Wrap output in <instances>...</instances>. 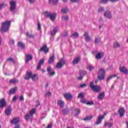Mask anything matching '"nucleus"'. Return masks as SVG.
<instances>
[{"mask_svg": "<svg viewBox=\"0 0 128 128\" xmlns=\"http://www.w3.org/2000/svg\"><path fill=\"white\" fill-rule=\"evenodd\" d=\"M16 90H18V88L17 87H15L12 89H11L10 90V94H15L16 93Z\"/></svg>", "mask_w": 128, "mask_h": 128, "instance_id": "nucleus-25", "label": "nucleus"}, {"mask_svg": "<svg viewBox=\"0 0 128 128\" xmlns=\"http://www.w3.org/2000/svg\"><path fill=\"white\" fill-rule=\"evenodd\" d=\"M56 34V32H51L50 33V36H54Z\"/></svg>", "mask_w": 128, "mask_h": 128, "instance_id": "nucleus-64", "label": "nucleus"}, {"mask_svg": "<svg viewBox=\"0 0 128 128\" xmlns=\"http://www.w3.org/2000/svg\"><path fill=\"white\" fill-rule=\"evenodd\" d=\"M55 74L54 71H52V72H49L48 74H50V76H54Z\"/></svg>", "mask_w": 128, "mask_h": 128, "instance_id": "nucleus-53", "label": "nucleus"}, {"mask_svg": "<svg viewBox=\"0 0 128 128\" xmlns=\"http://www.w3.org/2000/svg\"><path fill=\"white\" fill-rule=\"evenodd\" d=\"M31 78L32 80H38V74H32V77Z\"/></svg>", "mask_w": 128, "mask_h": 128, "instance_id": "nucleus-27", "label": "nucleus"}, {"mask_svg": "<svg viewBox=\"0 0 128 128\" xmlns=\"http://www.w3.org/2000/svg\"><path fill=\"white\" fill-rule=\"evenodd\" d=\"M16 2L15 1H11L10 2V10L11 12H14L16 10Z\"/></svg>", "mask_w": 128, "mask_h": 128, "instance_id": "nucleus-9", "label": "nucleus"}, {"mask_svg": "<svg viewBox=\"0 0 128 128\" xmlns=\"http://www.w3.org/2000/svg\"><path fill=\"white\" fill-rule=\"evenodd\" d=\"M92 118V116H90L84 118V120H90Z\"/></svg>", "mask_w": 128, "mask_h": 128, "instance_id": "nucleus-33", "label": "nucleus"}, {"mask_svg": "<svg viewBox=\"0 0 128 128\" xmlns=\"http://www.w3.org/2000/svg\"><path fill=\"white\" fill-rule=\"evenodd\" d=\"M54 54H53L52 56L50 58L48 62L50 64H52V62H54Z\"/></svg>", "mask_w": 128, "mask_h": 128, "instance_id": "nucleus-21", "label": "nucleus"}, {"mask_svg": "<svg viewBox=\"0 0 128 128\" xmlns=\"http://www.w3.org/2000/svg\"><path fill=\"white\" fill-rule=\"evenodd\" d=\"M64 96L66 98V100H70L72 98V95L70 93H66L64 94Z\"/></svg>", "mask_w": 128, "mask_h": 128, "instance_id": "nucleus-12", "label": "nucleus"}, {"mask_svg": "<svg viewBox=\"0 0 128 128\" xmlns=\"http://www.w3.org/2000/svg\"><path fill=\"white\" fill-rule=\"evenodd\" d=\"M86 86H87L86 84H84L80 85L79 88H86Z\"/></svg>", "mask_w": 128, "mask_h": 128, "instance_id": "nucleus-43", "label": "nucleus"}, {"mask_svg": "<svg viewBox=\"0 0 128 128\" xmlns=\"http://www.w3.org/2000/svg\"><path fill=\"white\" fill-rule=\"evenodd\" d=\"M82 78H83L82 76H80L79 77H78V80H82Z\"/></svg>", "mask_w": 128, "mask_h": 128, "instance_id": "nucleus-60", "label": "nucleus"}, {"mask_svg": "<svg viewBox=\"0 0 128 128\" xmlns=\"http://www.w3.org/2000/svg\"><path fill=\"white\" fill-rule=\"evenodd\" d=\"M84 36L86 42H90V36H88V34L85 33L84 34Z\"/></svg>", "mask_w": 128, "mask_h": 128, "instance_id": "nucleus-22", "label": "nucleus"}, {"mask_svg": "<svg viewBox=\"0 0 128 128\" xmlns=\"http://www.w3.org/2000/svg\"><path fill=\"white\" fill-rule=\"evenodd\" d=\"M78 98H84V93L83 92L80 93L78 96Z\"/></svg>", "mask_w": 128, "mask_h": 128, "instance_id": "nucleus-30", "label": "nucleus"}, {"mask_svg": "<svg viewBox=\"0 0 128 128\" xmlns=\"http://www.w3.org/2000/svg\"><path fill=\"white\" fill-rule=\"evenodd\" d=\"M32 72H28L26 77H24V80H29L30 78H32Z\"/></svg>", "mask_w": 128, "mask_h": 128, "instance_id": "nucleus-18", "label": "nucleus"}, {"mask_svg": "<svg viewBox=\"0 0 128 128\" xmlns=\"http://www.w3.org/2000/svg\"><path fill=\"white\" fill-rule=\"evenodd\" d=\"M32 56L30 54H26V62L28 64L30 60H32Z\"/></svg>", "mask_w": 128, "mask_h": 128, "instance_id": "nucleus-15", "label": "nucleus"}, {"mask_svg": "<svg viewBox=\"0 0 128 128\" xmlns=\"http://www.w3.org/2000/svg\"><path fill=\"white\" fill-rule=\"evenodd\" d=\"M106 126H108L109 128H112V123H106Z\"/></svg>", "mask_w": 128, "mask_h": 128, "instance_id": "nucleus-47", "label": "nucleus"}, {"mask_svg": "<svg viewBox=\"0 0 128 128\" xmlns=\"http://www.w3.org/2000/svg\"><path fill=\"white\" fill-rule=\"evenodd\" d=\"M87 68L88 70H94V66L90 65H88L87 66Z\"/></svg>", "mask_w": 128, "mask_h": 128, "instance_id": "nucleus-35", "label": "nucleus"}, {"mask_svg": "<svg viewBox=\"0 0 128 128\" xmlns=\"http://www.w3.org/2000/svg\"><path fill=\"white\" fill-rule=\"evenodd\" d=\"M16 100H18V96H15L13 98L12 100L13 102L16 101Z\"/></svg>", "mask_w": 128, "mask_h": 128, "instance_id": "nucleus-59", "label": "nucleus"}, {"mask_svg": "<svg viewBox=\"0 0 128 128\" xmlns=\"http://www.w3.org/2000/svg\"><path fill=\"white\" fill-rule=\"evenodd\" d=\"M46 96H52V93H50V92H48L46 93Z\"/></svg>", "mask_w": 128, "mask_h": 128, "instance_id": "nucleus-52", "label": "nucleus"}, {"mask_svg": "<svg viewBox=\"0 0 128 128\" xmlns=\"http://www.w3.org/2000/svg\"><path fill=\"white\" fill-rule=\"evenodd\" d=\"M6 103V100L4 99H2L0 100V108H4Z\"/></svg>", "mask_w": 128, "mask_h": 128, "instance_id": "nucleus-17", "label": "nucleus"}, {"mask_svg": "<svg viewBox=\"0 0 128 128\" xmlns=\"http://www.w3.org/2000/svg\"><path fill=\"white\" fill-rule=\"evenodd\" d=\"M58 32V28L57 27H56L52 30V32Z\"/></svg>", "mask_w": 128, "mask_h": 128, "instance_id": "nucleus-41", "label": "nucleus"}, {"mask_svg": "<svg viewBox=\"0 0 128 128\" xmlns=\"http://www.w3.org/2000/svg\"><path fill=\"white\" fill-rule=\"evenodd\" d=\"M86 74V71H84V70H81L80 71V74H82V76H84V74Z\"/></svg>", "mask_w": 128, "mask_h": 128, "instance_id": "nucleus-48", "label": "nucleus"}, {"mask_svg": "<svg viewBox=\"0 0 128 128\" xmlns=\"http://www.w3.org/2000/svg\"><path fill=\"white\" fill-rule=\"evenodd\" d=\"M10 21H6L3 22L1 24V30L2 32H8L10 30Z\"/></svg>", "mask_w": 128, "mask_h": 128, "instance_id": "nucleus-1", "label": "nucleus"}, {"mask_svg": "<svg viewBox=\"0 0 128 128\" xmlns=\"http://www.w3.org/2000/svg\"><path fill=\"white\" fill-rule=\"evenodd\" d=\"M44 14L46 18H49L52 20V22H54V20H56V13L52 14L50 12H48L47 11L44 12Z\"/></svg>", "mask_w": 128, "mask_h": 128, "instance_id": "nucleus-2", "label": "nucleus"}, {"mask_svg": "<svg viewBox=\"0 0 128 128\" xmlns=\"http://www.w3.org/2000/svg\"><path fill=\"white\" fill-rule=\"evenodd\" d=\"M20 100L22 102H24V96H20Z\"/></svg>", "mask_w": 128, "mask_h": 128, "instance_id": "nucleus-56", "label": "nucleus"}, {"mask_svg": "<svg viewBox=\"0 0 128 128\" xmlns=\"http://www.w3.org/2000/svg\"><path fill=\"white\" fill-rule=\"evenodd\" d=\"M100 40H98V38H95V44H98V41Z\"/></svg>", "mask_w": 128, "mask_h": 128, "instance_id": "nucleus-58", "label": "nucleus"}, {"mask_svg": "<svg viewBox=\"0 0 128 128\" xmlns=\"http://www.w3.org/2000/svg\"><path fill=\"white\" fill-rule=\"evenodd\" d=\"M18 46L22 49L24 48V44L22 42H18Z\"/></svg>", "mask_w": 128, "mask_h": 128, "instance_id": "nucleus-28", "label": "nucleus"}, {"mask_svg": "<svg viewBox=\"0 0 128 128\" xmlns=\"http://www.w3.org/2000/svg\"><path fill=\"white\" fill-rule=\"evenodd\" d=\"M80 56H78L76 58H74L73 62V64H76L80 62Z\"/></svg>", "mask_w": 128, "mask_h": 128, "instance_id": "nucleus-16", "label": "nucleus"}, {"mask_svg": "<svg viewBox=\"0 0 128 128\" xmlns=\"http://www.w3.org/2000/svg\"><path fill=\"white\" fill-rule=\"evenodd\" d=\"M6 116H10L12 112V108L10 106H8V108L6 110Z\"/></svg>", "mask_w": 128, "mask_h": 128, "instance_id": "nucleus-20", "label": "nucleus"}, {"mask_svg": "<svg viewBox=\"0 0 128 128\" xmlns=\"http://www.w3.org/2000/svg\"><path fill=\"white\" fill-rule=\"evenodd\" d=\"M118 112L120 114V118H122V116H124L126 111L124 110V109L123 108H120L118 110Z\"/></svg>", "mask_w": 128, "mask_h": 128, "instance_id": "nucleus-10", "label": "nucleus"}, {"mask_svg": "<svg viewBox=\"0 0 128 128\" xmlns=\"http://www.w3.org/2000/svg\"><path fill=\"white\" fill-rule=\"evenodd\" d=\"M80 102H82V104H86V99H82L80 100Z\"/></svg>", "mask_w": 128, "mask_h": 128, "instance_id": "nucleus-51", "label": "nucleus"}, {"mask_svg": "<svg viewBox=\"0 0 128 128\" xmlns=\"http://www.w3.org/2000/svg\"><path fill=\"white\" fill-rule=\"evenodd\" d=\"M72 38H78V33H74L73 34H72Z\"/></svg>", "mask_w": 128, "mask_h": 128, "instance_id": "nucleus-39", "label": "nucleus"}, {"mask_svg": "<svg viewBox=\"0 0 128 128\" xmlns=\"http://www.w3.org/2000/svg\"><path fill=\"white\" fill-rule=\"evenodd\" d=\"M108 2V0H102L100 2V3L101 4H106Z\"/></svg>", "mask_w": 128, "mask_h": 128, "instance_id": "nucleus-36", "label": "nucleus"}, {"mask_svg": "<svg viewBox=\"0 0 128 128\" xmlns=\"http://www.w3.org/2000/svg\"><path fill=\"white\" fill-rule=\"evenodd\" d=\"M58 104L60 106V108H64V103L62 100H58Z\"/></svg>", "mask_w": 128, "mask_h": 128, "instance_id": "nucleus-29", "label": "nucleus"}, {"mask_svg": "<svg viewBox=\"0 0 128 128\" xmlns=\"http://www.w3.org/2000/svg\"><path fill=\"white\" fill-rule=\"evenodd\" d=\"M90 88H91L92 90L94 92H98L100 90H102V88H100V86L96 85L94 86V82H90Z\"/></svg>", "mask_w": 128, "mask_h": 128, "instance_id": "nucleus-3", "label": "nucleus"}, {"mask_svg": "<svg viewBox=\"0 0 128 128\" xmlns=\"http://www.w3.org/2000/svg\"><path fill=\"white\" fill-rule=\"evenodd\" d=\"M104 10V8L101 7L98 10V12H102Z\"/></svg>", "mask_w": 128, "mask_h": 128, "instance_id": "nucleus-38", "label": "nucleus"}, {"mask_svg": "<svg viewBox=\"0 0 128 128\" xmlns=\"http://www.w3.org/2000/svg\"><path fill=\"white\" fill-rule=\"evenodd\" d=\"M44 62V59H41L38 63L39 64H42Z\"/></svg>", "mask_w": 128, "mask_h": 128, "instance_id": "nucleus-44", "label": "nucleus"}, {"mask_svg": "<svg viewBox=\"0 0 128 128\" xmlns=\"http://www.w3.org/2000/svg\"><path fill=\"white\" fill-rule=\"evenodd\" d=\"M18 122H20L19 118H14L11 121V124H16Z\"/></svg>", "mask_w": 128, "mask_h": 128, "instance_id": "nucleus-19", "label": "nucleus"}, {"mask_svg": "<svg viewBox=\"0 0 128 128\" xmlns=\"http://www.w3.org/2000/svg\"><path fill=\"white\" fill-rule=\"evenodd\" d=\"M15 128H20V126L19 124H16L15 126Z\"/></svg>", "mask_w": 128, "mask_h": 128, "instance_id": "nucleus-62", "label": "nucleus"}, {"mask_svg": "<svg viewBox=\"0 0 128 128\" xmlns=\"http://www.w3.org/2000/svg\"><path fill=\"white\" fill-rule=\"evenodd\" d=\"M34 0H29V2H30V4H34Z\"/></svg>", "mask_w": 128, "mask_h": 128, "instance_id": "nucleus-61", "label": "nucleus"}, {"mask_svg": "<svg viewBox=\"0 0 128 128\" xmlns=\"http://www.w3.org/2000/svg\"><path fill=\"white\" fill-rule=\"evenodd\" d=\"M104 70L102 68H100L98 72V78L99 80H104Z\"/></svg>", "mask_w": 128, "mask_h": 128, "instance_id": "nucleus-5", "label": "nucleus"}, {"mask_svg": "<svg viewBox=\"0 0 128 128\" xmlns=\"http://www.w3.org/2000/svg\"><path fill=\"white\" fill-rule=\"evenodd\" d=\"M47 70L48 72V74H50V72H52V68H50V67H48L47 68Z\"/></svg>", "mask_w": 128, "mask_h": 128, "instance_id": "nucleus-54", "label": "nucleus"}, {"mask_svg": "<svg viewBox=\"0 0 128 128\" xmlns=\"http://www.w3.org/2000/svg\"><path fill=\"white\" fill-rule=\"evenodd\" d=\"M86 104H88V106H92L94 104V102L90 101V102H88L86 103Z\"/></svg>", "mask_w": 128, "mask_h": 128, "instance_id": "nucleus-45", "label": "nucleus"}, {"mask_svg": "<svg viewBox=\"0 0 128 128\" xmlns=\"http://www.w3.org/2000/svg\"><path fill=\"white\" fill-rule=\"evenodd\" d=\"M106 114V112H104V116L100 115L98 118L97 121L96 122V124H100L102 122V120H104V116Z\"/></svg>", "mask_w": 128, "mask_h": 128, "instance_id": "nucleus-7", "label": "nucleus"}, {"mask_svg": "<svg viewBox=\"0 0 128 128\" xmlns=\"http://www.w3.org/2000/svg\"><path fill=\"white\" fill-rule=\"evenodd\" d=\"M72 2H79L80 0H70Z\"/></svg>", "mask_w": 128, "mask_h": 128, "instance_id": "nucleus-55", "label": "nucleus"}, {"mask_svg": "<svg viewBox=\"0 0 128 128\" xmlns=\"http://www.w3.org/2000/svg\"><path fill=\"white\" fill-rule=\"evenodd\" d=\"M76 112L75 113V116H78V114L80 112V109H76Z\"/></svg>", "mask_w": 128, "mask_h": 128, "instance_id": "nucleus-42", "label": "nucleus"}, {"mask_svg": "<svg viewBox=\"0 0 128 128\" xmlns=\"http://www.w3.org/2000/svg\"><path fill=\"white\" fill-rule=\"evenodd\" d=\"M64 64V61L63 59L61 58L60 60L57 63L56 68H62Z\"/></svg>", "mask_w": 128, "mask_h": 128, "instance_id": "nucleus-6", "label": "nucleus"}, {"mask_svg": "<svg viewBox=\"0 0 128 128\" xmlns=\"http://www.w3.org/2000/svg\"><path fill=\"white\" fill-rule=\"evenodd\" d=\"M40 28H41V25H40V24L38 23V30H40Z\"/></svg>", "mask_w": 128, "mask_h": 128, "instance_id": "nucleus-50", "label": "nucleus"}, {"mask_svg": "<svg viewBox=\"0 0 128 128\" xmlns=\"http://www.w3.org/2000/svg\"><path fill=\"white\" fill-rule=\"evenodd\" d=\"M14 40H11L10 41V44H14Z\"/></svg>", "mask_w": 128, "mask_h": 128, "instance_id": "nucleus-63", "label": "nucleus"}, {"mask_svg": "<svg viewBox=\"0 0 128 128\" xmlns=\"http://www.w3.org/2000/svg\"><path fill=\"white\" fill-rule=\"evenodd\" d=\"M18 82V80L16 79H12L10 80V82L11 84H16V82Z\"/></svg>", "mask_w": 128, "mask_h": 128, "instance_id": "nucleus-34", "label": "nucleus"}, {"mask_svg": "<svg viewBox=\"0 0 128 128\" xmlns=\"http://www.w3.org/2000/svg\"><path fill=\"white\" fill-rule=\"evenodd\" d=\"M61 12L63 14H66L68 12V8H63L61 10Z\"/></svg>", "mask_w": 128, "mask_h": 128, "instance_id": "nucleus-37", "label": "nucleus"}, {"mask_svg": "<svg viewBox=\"0 0 128 128\" xmlns=\"http://www.w3.org/2000/svg\"><path fill=\"white\" fill-rule=\"evenodd\" d=\"M104 52H98L96 53V54L95 56V58L96 60H102V58H104Z\"/></svg>", "mask_w": 128, "mask_h": 128, "instance_id": "nucleus-8", "label": "nucleus"}, {"mask_svg": "<svg viewBox=\"0 0 128 128\" xmlns=\"http://www.w3.org/2000/svg\"><path fill=\"white\" fill-rule=\"evenodd\" d=\"M7 62H12L14 64V62H14V59L12 58H8L7 59Z\"/></svg>", "mask_w": 128, "mask_h": 128, "instance_id": "nucleus-40", "label": "nucleus"}, {"mask_svg": "<svg viewBox=\"0 0 128 128\" xmlns=\"http://www.w3.org/2000/svg\"><path fill=\"white\" fill-rule=\"evenodd\" d=\"M42 66V65H40V64H38L37 68H36V70H40V67Z\"/></svg>", "mask_w": 128, "mask_h": 128, "instance_id": "nucleus-57", "label": "nucleus"}, {"mask_svg": "<svg viewBox=\"0 0 128 128\" xmlns=\"http://www.w3.org/2000/svg\"><path fill=\"white\" fill-rule=\"evenodd\" d=\"M104 16H105V18H112V14H110V11H106L104 13Z\"/></svg>", "mask_w": 128, "mask_h": 128, "instance_id": "nucleus-14", "label": "nucleus"}, {"mask_svg": "<svg viewBox=\"0 0 128 128\" xmlns=\"http://www.w3.org/2000/svg\"><path fill=\"white\" fill-rule=\"evenodd\" d=\"M6 6V4H0V10H2V8H4V6Z\"/></svg>", "mask_w": 128, "mask_h": 128, "instance_id": "nucleus-49", "label": "nucleus"}, {"mask_svg": "<svg viewBox=\"0 0 128 128\" xmlns=\"http://www.w3.org/2000/svg\"><path fill=\"white\" fill-rule=\"evenodd\" d=\"M120 46V44L118 42H116L114 43L113 48H118Z\"/></svg>", "mask_w": 128, "mask_h": 128, "instance_id": "nucleus-24", "label": "nucleus"}, {"mask_svg": "<svg viewBox=\"0 0 128 128\" xmlns=\"http://www.w3.org/2000/svg\"><path fill=\"white\" fill-rule=\"evenodd\" d=\"M50 4H52L54 6H56L58 2V0H49Z\"/></svg>", "mask_w": 128, "mask_h": 128, "instance_id": "nucleus-23", "label": "nucleus"}, {"mask_svg": "<svg viewBox=\"0 0 128 128\" xmlns=\"http://www.w3.org/2000/svg\"><path fill=\"white\" fill-rule=\"evenodd\" d=\"M120 70L121 72H123V74H128V70L126 68V67L122 66L120 68Z\"/></svg>", "mask_w": 128, "mask_h": 128, "instance_id": "nucleus-13", "label": "nucleus"}, {"mask_svg": "<svg viewBox=\"0 0 128 128\" xmlns=\"http://www.w3.org/2000/svg\"><path fill=\"white\" fill-rule=\"evenodd\" d=\"M26 36L28 38H34V36L30 33H26Z\"/></svg>", "mask_w": 128, "mask_h": 128, "instance_id": "nucleus-46", "label": "nucleus"}, {"mask_svg": "<svg viewBox=\"0 0 128 128\" xmlns=\"http://www.w3.org/2000/svg\"><path fill=\"white\" fill-rule=\"evenodd\" d=\"M40 52H44L45 54L48 52V48L46 44H44L40 50Z\"/></svg>", "mask_w": 128, "mask_h": 128, "instance_id": "nucleus-11", "label": "nucleus"}, {"mask_svg": "<svg viewBox=\"0 0 128 128\" xmlns=\"http://www.w3.org/2000/svg\"><path fill=\"white\" fill-rule=\"evenodd\" d=\"M116 75H112L108 78L106 81L110 82V80H112V78H116Z\"/></svg>", "mask_w": 128, "mask_h": 128, "instance_id": "nucleus-31", "label": "nucleus"}, {"mask_svg": "<svg viewBox=\"0 0 128 128\" xmlns=\"http://www.w3.org/2000/svg\"><path fill=\"white\" fill-rule=\"evenodd\" d=\"M36 114V109H32L28 114H27L25 116V120H28L32 118V116Z\"/></svg>", "mask_w": 128, "mask_h": 128, "instance_id": "nucleus-4", "label": "nucleus"}, {"mask_svg": "<svg viewBox=\"0 0 128 128\" xmlns=\"http://www.w3.org/2000/svg\"><path fill=\"white\" fill-rule=\"evenodd\" d=\"M68 20H69L68 16H62V20H65L66 22H68Z\"/></svg>", "mask_w": 128, "mask_h": 128, "instance_id": "nucleus-32", "label": "nucleus"}, {"mask_svg": "<svg viewBox=\"0 0 128 128\" xmlns=\"http://www.w3.org/2000/svg\"><path fill=\"white\" fill-rule=\"evenodd\" d=\"M104 93L102 92L98 96V100H104Z\"/></svg>", "mask_w": 128, "mask_h": 128, "instance_id": "nucleus-26", "label": "nucleus"}]
</instances>
